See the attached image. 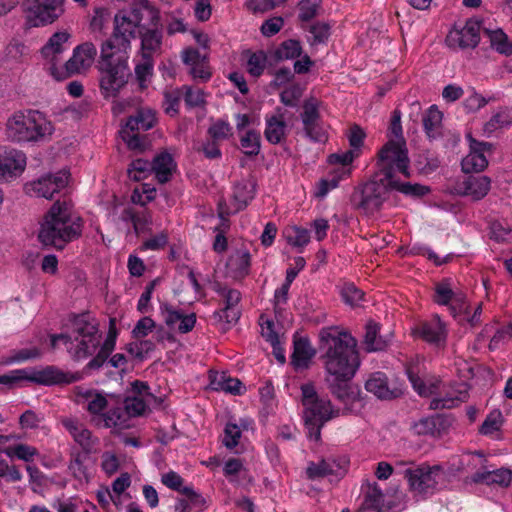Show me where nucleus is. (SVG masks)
<instances>
[{
  "label": "nucleus",
  "instance_id": "1",
  "mask_svg": "<svg viewBox=\"0 0 512 512\" xmlns=\"http://www.w3.org/2000/svg\"><path fill=\"white\" fill-rule=\"evenodd\" d=\"M319 338L328 389L343 403L354 400L356 391L351 380L360 365L356 340L338 327L322 328Z\"/></svg>",
  "mask_w": 512,
  "mask_h": 512
},
{
  "label": "nucleus",
  "instance_id": "2",
  "mask_svg": "<svg viewBox=\"0 0 512 512\" xmlns=\"http://www.w3.org/2000/svg\"><path fill=\"white\" fill-rule=\"evenodd\" d=\"M379 176L386 177L396 191L409 197H421L428 193L426 186L401 180L410 177V160L403 138L390 139L378 152Z\"/></svg>",
  "mask_w": 512,
  "mask_h": 512
},
{
  "label": "nucleus",
  "instance_id": "3",
  "mask_svg": "<svg viewBox=\"0 0 512 512\" xmlns=\"http://www.w3.org/2000/svg\"><path fill=\"white\" fill-rule=\"evenodd\" d=\"M82 232V220L72 211L70 203L55 202L45 214L38 238L44 245L62 249L67 243L77 239Z\"/></svg>",
  "mask_w": 512,
  "mask_h": 512
},
{
  "label": "nucleus",
  "instance_id": "4",
  "mask_svg": "<svg viewBox=\"0 0 512 512\" xmlns=\"http://www.w3.org/2000/svg\"><path fill=\"white\" fill-rule=\"evenodd\" d=\"M157 13L146 5L133 6L119 11L114 17V31L102 45H109L111 50L129 53L131 40L140 34L147 20H155Z\"/></svg>",
  "mask_w": 512,
  "mask_h": 512
},
{
  "label": "nucleus",
  "instance_id": "5",
  "mask_svg": "<svg viewBox=\"0 0 512 512\" xmlns=\"http://www.w3.org/2000/svg\"><path fill=\"white\" fill-rule=\"evenodd\" d=\"M54 126L37 110H23L12 114L6 122L5 134L14 143H37L48 140Z\"/></svg>",
  "mask_w": 512,
  "mask_h": 512
},
{
  "label": "nucleus",
  "instance_id": "6",
  "mask_svg": "<svg viewBox=\"0 0 512 512\" xmlns=\"http://www.w3.org/2000/svg\"><path fill=\"white\" fill-rule=\"evenodd\" d=\"M111 49L109 45L101 46L98 63L100 92L106 99L115 98L131 75L128 65L130 54Z\"/></svg>",
  "mask_w": 512,
  "mask_h": 512
},
{
  "label": "nucleus",
  "instance_id": "7",
  "mask_svg": "<svg viewBox=\"0 0 512 512\" xmlns=\"http://www.w3.org/2000/svg\"><path fill=\"white\" fill-rule=\"evenodd\" d=\"M91 422L114 433L125 430L126 413L121 410V396L88 390L83 394Z\"/></svg>",
  "mask_w": 512,
  "mask_h": 512
},
{
  "label": "nucleus",
  "instance_id": "8",
  "mask_svg": "<svg viewBox=\"0 0 512 512\" xmlns=\"http://www.w3.org/2000/svg\"><path fill=\"white\" fill-rule=\"evenodd\" d=\"M100 340L97 324L85 316L75 320L71 335H52L50 339L52 348L63 343L70 355L77 360L93 355L100 345Z\"/></svg>",
  "mask_w": 512,
  "mask_h": 512
},
{
  "label": "nucleus",
  "instance_id": "9",
  "mask_svg": "<svg viewBox=\"0 0 512 512\" xmlns=\"http://www.w3.org/2000/svg\"><path fill=\"white\" fill-rule=\"evenodd\" d=\"M304 420L308 438L318 442L322 427L330 420L339 417L341 411L332 405L328 398L317 394L315 387L308 383L301 386Z\"/></svg>",
  "mask_w": 512,
  "mask_h": 512
},
{
  "label": "nucleus",
  "instance_id": "10",
  "mask_svg": "<svg viewBox=\"0 0 512 512\" xmlns=\"http://www.w3.org/2000/svg\"><path fill=\"white\" fill-rule=\"evenodd\" d=\"M457 461L452 463L451 472L453 473L476 470L467 482L503 488L508 487L512 482V470L507 468L489 470L485 465L487 460L480 452L463 454Z\"/></svg>",
  "mask_w": 512,
  "mask_h": 512
},
{
  "label": "nucleus",
  "instance_id": "11",
  "mask_svg": "<svg viewBox=\"0 0 512 512\" xmlns=\"http://www.w3.org/2000/svg\"><path fill=\"white\" fill-rule=\"evenodd\" d=\"M403 473L410 491L419 498L434 494L446 479V473L439 465H410L403 470Z\"/></svg>",
  "mask_w": 512,
  "mask_h": 512
},
{
  "label": "nucleus",
  "instance_id": "12",
  "mask_svg": "<svg viewBox=\"0 0 512 512\" xmlns=\"http://www.w3.org/2000/svg\"><path fill=\"white\" fill-rule=\"evenodd\" d=\"M433 300L438 305L446 306L454 318L467 313L469 308V300L466 293L458 288L449 278L436 283Z\"/></svg>",
  "mask_w": 512,
  "mask_h": 512
},
{
  "label": "nucleus",
  "instance_id": "13",
  "mask_svg": "<svg viewBox=\"0 0 512 512\" xmlns=\"http://www.w3.org/2000/svg\"><path fill=\"white\" fill-rule=\"evenodd\" d=\"M155 123V112L150 108H141L122 127L120 130L121 138L130 149L142 150L144 148V141L139 136V132L153 128Z\"/></svg>",
  "mask_w": 512,
  "mask_h": 512
},
{
  "label": "nucleus",
  "instance_id": "14",
  "mask_svg": "<svg viewBox=\"0 0 512 512\" xmlns=\"http://www.w3.org/2000/svg\"><path fill=\"white\" fill-rule=\"evenodd\" d=\"M65 0H26V18L32 27L55 22L64 13Z\"/></svg>",
  "mask_w": 512,
  "mask_h": 512
},
{
  "label": "nucleus",
  "instance_id": "15",
  "mask_svg": "<svg viewBox=\"0 0 512 512\" xmlns=\"http://www.w3.org/2000/svg\"><path fill=\"white\" fill-rule=\"evenodd\" d=\"M69 39L70 34L67 31H57L41 49L44 66L55 79L64 77L62 72V55L68 49Z\"/></svg>",
  "mask_w": 512,
  "mask_h": 512
},
{
  "label": "nucleus",
  "instance_id": "16",
  "mask_svg": "<svg viewBox=\"0 0 512 512\" xmlns=\"http://www.w3.org/2000/svg\"><path fill=\"white\" fill-rule=\"evenodd\" d=\"M390 191H396V187L388 183L386 177L377 174L374 179L362 186L359 207L368 214L378 211L388 198Z\"/></svg>",
  "mask_w": 512,
  "mask_h": 512
},
{
  "label": "nucleus",
  "instance_id": "17",
  "mask_svg": "<svg viewBox=\"0 0 512 512\" xmlns=\"http://www.w3.org/2000/svg\"><path fill=\"white\" fill-rule=\"evenodd\" d=\"M295 120V114L283 107H276L273 112L265 115V139L271 144H279L285 140Z\"/></svg>",
  "mask_w": 512,
  "mask_h": 512
},
{
  "label": "nucleus",
  "instance_id": "18",
  "mask_svg": "<svg viewBox=\"0 0 512 512\" xmlns=\"http://www.w3.org/2000/svg\"><path fill=\"white\" fill-rule=\"evenodd\" d=\"M69 180L70 173L67 170H60L26 183L25 191L31 196L52 199L56 193L67 187Z\"/></svg>",
  "mask_w": 512,
  "mask_h": 512
},
{
  "label": "nucleus",
  "instance_id": "19",
  "mask_svg": "<svg viewBox=\"0 0 512 512\" xmlns=\"http://www.w3.org/2000/svg\"><path fill=\"white\" fill-rule=\"evenodd\" d=\"M132 392L134 393L133 396L124 399L121 397V410L126 413L127 417L125 430L133 427L135 417L144 414L152 398L148 385L141 381H135L132 384Z\"/></svg>",
  "mask_w": 512,
  "mask_h": 512
},
{
  "label": "nucleus",
  "instance_id": "20",
  "mask_svg": "<svg viewBox=\"0 0 512 512\" xmlns=\"http://www.w3.org/2000/svg\"><path fill=\"white\" fill-rule=\"evenodd\" d=\"M480 41V23L468 19L464 24H456L448 32L445 43L450 49L475 48Z\"/></svg>",
  "mask_w": 512,
  "mask_h": 512
},
{
  "label": "nucleus",
  "instance_id": "21",
  "mask_svg": "<svg viewBox=\"0 0 512 512\" xmlns=\"http://www.w3.org/2000/svg\"><path fill=\"white\" fill-rule=\"evenodd\" d=\"M24 380H32L49 385L60 381V374L53 367H47L40 371H34L33 373H30L27 369H15L0 375V385L7 389L16 387Z\"/></svg>",
  "mask_w": 512,
  "mask_h": 512
},
{
  "label": "nucleus",
  "instance_id": "22",
  "mask_svg": "<svg viewBox=\"0 0 512 512\" xmlns=\"http://www.w3.org/2000/svg\"><path fill=\"white\" fill-rule=\"evenodd\" d=\"M159 311L164 323L172 331L186 334L192 331L196 324L195 313L185 312L183 309L170 303H161Z\"/></svg>",
  "mask_w": 512,
  "mask_h": 512
},
{
  "label": "nucleus",
  "instance_id": "23",
  "mask_svg": "<svg viewBox=\"0 0 512 512\" xmlns=\"http://www.w3.org/2000/svg\"><path fill=\"white\" fill-rule=\"evenodd\" d=\"M0 155V181L14 180L25 171L27 158L21 150L0 146Z\"/></svg>",
  "mask_w": 512,
  "mask_h": 512
},
{
  "label": "nucleus",
  "instance_id": "24",
  "mask_svg": "<svg viewBox=\"0 0 512 512\" xmlns=\"http://www.w3.org/2000/svg\"><path fill=\"white\" fill-rule=\"evenodd\" d=\"M255 186L250 180H242L233 187L229 203H219V216L225 217L243 210L254 197Z\"/></svg>",
  "mask_w": 512,
  "mask_h": 512
},
{
  "label": "nucleus",
  "instance_id": "25",
  "mask_svg": "<svg viewBox=\"0 0 512 512\" xmlns=\"http://www.w3.org/2000/svg\"><path fill=\"white\" fill-rule=\"evenodd\" d=\"M213 290L224 298V307L215 311L213 317L217 321H223L229 325L236 323L240 317L238 303L241 299L240 292L235 289L221 287L220 284H213Z\"/></svg>",
  "mask_w": 512,
  "mask_h": 512
},
{
  "label": "nucleus",
  "instance_id": "26",
  "mask_svg": "<svg viewBox=\"0 0 512 512\" xmlns=\"http://www.w3.org/2000/svg\"><path fill=\"white\" fill-rule=\"evenodd\" d=\"M97 50L94 44L90 42L83 43L73 50L69 60L64 63V77L66 75L77 74L89 69L95 59Z\"/></svg>",
  "mask_w": 512,
  "mask_h": 512
},
{
  "label": "nucleus",
  "instance_id": "27",
  "mask_svg": "<svg viewBox=\"0 0 512 512\" xmlns=\"http://www.w3.org/2000/svg\"><path fill=\"white\" fill-rule=\"evenodd\" d=\"M467 139L470 152L462 160V170L465 173L482 171L488 165L486 154L490 151L491 145L487 142H478L470 135L467 136Z\"/></svg>",
  "mask_w": 512,
  "mask_h": 512
},
{
  "label": "nucleus",
  "instance_id": "28",
  "mask_svg": "<svg viewBox=\"0 0 512 512\" xmlns=\"http://www.w3.org/2000/svg\"><path fill=\"white\" fill-rule=\"evenodd\" d=\"M365 388L368 392L383 400L397 398L403 393L402 385L389 383L386 375L382 372L372 374L366 381Z\"/></svg>",
  "mask_w": 512,
  "mask_h": 512
},
{
  "label": "nucleus",
  "instance_id": "29",
  "mask_svg": "<svg viewBox=\"0 0 512 512\" xmlns=\"http://www.w3.org/2000/svg\"><path fill=\"white\" fill-rule=\"evenodd\" d=\"M413 334L426 342L440 345L445 342L447 329L445 323L438 315L419 323L413 328Z\"/></svg>",
  "mask_w": 512,
  "mask_h": 512
},
{
  "label": "nucleus",
  "instance_id": "30",
  "mask_svg": "<svg viewBox=\"0 0 512 512\" xmlns=\"http://www.w3.org/2000/svg\"><path fill=\"white\" fill-rule=\"evenodd\" d=\"M406 374L413 389L420 396L426 397L436 392L438 381L428 378L426 369L419 362L407 366Z\"/></svg>",
  "mask_w": 512,
  "mask_h": 512
},
{
  "label": "nucleus",
  "instance_id": "31",
  "mask_svg": "<svg viewBox=\"0 0 512 512\" xmlns=\"http://www.w3.org/2000/svg\"><path fill=\"white\" fill-rule=\"evenodd\" d=\"M64 428L69 432L73 440L87 453L99 443V439L93 436L92 432L75 418H64L61 420Z\"/></svg>",
  "mask_w": 512,
  "mask_h": 512
},
{
  "label": "nucleus",
  "instance_id": "32",
  "mask_svg": "<svg viewBox=\"0 0 512 512\" xmlns=\"http://www.w3.org/2000/svg\"><path fill=\"white\" fill-rule=\"evenodd\" d=\"M151 27L147 24L139 34L141 39V55L142 57L152 58L160 53L162 47V31L158 27V17L150 20Z\"/></svg>",
  "mask_w": 512,
  "mask_h": 512
},
{
  "label": "nucleus",
  "instance_id": "33",
  "mask_svg": "<svg viewBox=\"0 0 512 512\" xmlns=\"http://www.w3.org/2000/svg\"><path fill=\"white\" fill-rule=\"evenodd\" d=\"M348 461L346 458H328L319 463H310L306 469L308 478L315 479L324 476L340 477L346 473Z\"/></svg>",
  "mask_w": 512,
  "mask_h": 512
},
{
  "label": "nucleus",
  "instance_id": "34",
  "mask_svg": "<svg viewBox=\"0 0 512 512\" xmlns=\"http://www.w3.org/2000/svg\"><path fill=\"white\" fill-rule=\"evenodd\" d=\"M183 62L190 67V72L195 79L207 81L210 76V68L208 66L206 56L194 48H187L182 52Z\"/></svg>",
  "mask_w": 512,
  "mask_h": 512
},
{
  "label": "nucleus",
  "instance_id": "35",
  "mask_svg": "<svg viewBox=\"0 0 512 512\" xmlns=\"http://www.w3.org/2000/svg\"><path fill=\"white\" fill-rule=\"evenodd\" d=\"M251 255L247 249L232 252L227 261V273L235 280L245 278L250 271Z\"/></svg>",
  "mask_w": 512,
  "mask_h": 512
},
{
  "label": "nucleus",
  "instance_id": "36",
  "mask_svg": "<svg viewBox=\"0 0 512 512\" xmlns=\"http://www.w3.org/2000/svg\"><path fill=\"white\" fill-rule=\"evenodd\" d=\"M490 189V180L486 176H468L457 185L458 193L475 200L483 198Z\"/></svg>",
  "mask_w": 512,
  "mask_h": 512
},
{
  "label": "nucleus",
  "instance_id": "37",
  "mask_svg": "<svg viewBox=\"0 0 512 512\" xmlns=\"http://www.w3.org/2000/svg\"><path fill=\"white\" fill-rule=\"evenodd\" d=\"M253 428V421L249 418H241L236 421H229L224 428L223 445L232 450L238 446L242 433Z\"/></svg>",
  "mask_w": 512,
  "mask_h": 512
},
{
  "label": "nucleus",
  "instance_id": "38",
  "mask_svg": "<svg viewBox=\"0 0 512 512\" xmlns=\"http://www.w3.org/2000/svg\"><path fill=\"white\" fill-rule=\"evenodd\" d=\"M467 398V389L465 384H458L456 388L447 391L444 396L434 398L430 407L432 409H450L457 406Z\"/></svg>",
  "mask_w": 512,
  "mask_h": 512
},
{
  "label": "nucleus",
  "instance_id": "39",
  "mask_svg": "<svg viewBox=\"0 0 512 512\" xmlns=\"http://www.w3.org/2000/svg\"><path fill=\"white\" fill-rule=\"evenodd\" d=\"M120 219L125 223L133 225L135 233L148 231L152 224L151 215L146 211H136L132 207H125L122 209Z\"/></svg>",
  "mask_w": 512,
  "mask_h": 512
},
{
  "label": "nucleus",
  "instance_id": "40",
  "mask_svg": "<svg viewBox=\"0 0 512 512\" xmlns=\"http://www.w3.org/2000/svg\"><path fill=\"white\" fill-rule=\"evenodd\" d=\"M175 170L176 163L173 157L167 152L158 154L152 162V172L160 183L167 182Z\"/></svg>",
  "mask_w": 512,
  "mask_h": 512
},
{
  "label": "nucleus",
  "instance_id": "41",
  "mask_svg": "<svg viewBox=\"0 0 512 512\" xmlns=\"http://www.w3.org/2000/svg\"><path fill=\"white\" fill-rule=\"evenodd\" d=\"M315 355V350L306 338H299L294 341L292 364L296 369L307 368Z\"/></svg>",
  "mask_w": 512,
  "mask_h": 512
},
{
  "label": "nucleus",
  "instance_id": "42",
  "mask_svg": "<svg viewBox=\"0 0 512 512\" xmlns=\"http://www.w3.org/2000/svg\"><path fill=\"white\" fill-rule=\"evenodd\" d=\"M380 326L378 323L370 320L365 326L364 345L368 352H376L384 350L388 341L379 336Z\"/></svg>",
  "mask_w": 512,
  "mask_h": 512
},
{
  "label": "nucleus",
  "instance_id": "43",
  "mask_svg": "<svg viewBox=\"0 0 512 512\" xmlns=\"http://www.w3.org/2000/svg\"><path fill=\"white\" fill-rule=\"evenodd\" d=\"M282 234L287 243L298 249L300 252L310 242L309 230L297 225L287 226L283 230Z\"/></svg>",
  "mask_w": 512,
  "mask_h": 512
},
{
  "label": "nucleus",
  "instance_id": "44",
  "mask_svg": "<svg viewBox=\"0 0 512 512\" xmlns=\"http://www.w3.org/2000/svg\"><path fill=\"white\" fill-rule=\"evenodd\" d=\"M1 452L10 459H18L24 462L33 461L39 454L36 447L25 443H17L15 445L3 447L1 448Z\"/></svg>",
  "mask_w": 512,
  "mask_h": 512
},
{
  "label": "nucleus",
  "instance_id": "45",
  "mask_svg": "<svg viewBox=\"0 0 512 512\" xmlns=\"http://www.w3.org/2000/svg\"><path fill=\"white\" fill-rule=\"evenodd\" d=\"M492 48L497 52L510 55L512 53V43L509 41L508 36L501 30H487Z\"/></svg>",
  "mask_w": 512,
  "mask_h": 512
},
{
  "label": "nucleus",
  "instance_id": "46",
  "mask_svg": "<svg viewBox=\"0 0 512 512\" xmlns=\"http://www.w3.org/2000/svg\"><path fill=\"white\" fill-rule=\"evenodd\" d=\"M442 118V112L435 105L430 106V108L425 112L423 116V126L429 137H434L437 129L441 125Z\"/></svg>",
  "mask_w": 512,
  "mask_h": 512
},
{
  "label": "nucleus",
  "instance_id": "47",
  "mask_svg": "<svg viewBox=\"0 0 512 512\" xmlns=\"http://www.w3.org/2000/svg\"><path fill=\"white\" fill-rule=\"evenodd\" d=\"M302 47L299 41L289 39L282 42L275 51V57L279 60H290L301 56Z\"/></svg>",
  "mask_w": 512,
  "mask_h": 512
},
{
  "label": "nucleus",
  "instance_id": "48",
  "mask_svg": "<svg viewBox=\"0 0 512 512\" xmlns=\"http://www.w3.org/2000/svg\"><path fill=\"white\" fill-rule=\"evenodd\" d=\"M116 343V336L109 333L103 344L101 345L97 355L88 363V367L91 369L100 368L106 361L108 356L114 350Z\"/></svg>",
  "mask_w": 512,
  "mask_h": 512
},
{
  "label": "nucleus",
  "instance_id": "49",
  "mask_svg": "<svg viewBox=\"0 0 512 512\" xmlns=\"http://www.w3.org/2000/svg\"><path fill=\"white\" fill-rule=\"evenodd\" d=\"M154 62L152 58L142 57V61L135 67V76L141 89L147 88L153 74Z\"/></svg>",
  "mask_w": 512,
  "mask_h": 512
},
{
  "label": "nucleus",
  "instance_id": "50",
  "mask_svg": "<svg viewBox=\"0 0 512 512\" xmlns=\"http://www.w3.org/2000/svg\"><path fill=\"white\" fill-rule=\"evenodd\" d=\"M242 151L249 156L257 155L260 151V134L256 130H247L240 137Z\"/></svg>",
  "mask_w": 512,
  "mask_h": 512
},
{
  "label": "nucleus",
  "instance_id": "51",
  "mask_svg": "<svg viewBox=\"0 0 512 512\" xmlns=\"http://www.w3.org/2000/svg\"><path fill=\"white\" fill-rule=\"evenodd\" d=\"M303 94V88L299 84H290L280 93V101L288 107H297Z\"/></svg>",
  "mask_w": 512,
  "mask_h": 512
},
{
  "label": "nucleus",
  "instance_id": "52",
  "mask_svg": "<svg viewBox=\"0 0 512 512\" xmlns=\"http://www.w3.org/2000/svg\"><path fill=\"white\" fill-rule=\"evenodd\" d=\"M151 172L152 163L141 158L134 160L128 169L129 177L135 181L146 178Z\"/></svg>",
  "mask_w": 512,
  "mask_h": 512
},
{
  "label": "nucleus",
  "instance_id": "53",
  "mask_svg": "<svg viewBox=\"0 0 512 512\" xmlns=\"http://www.w3.org/2000/svg\"><path fill=\"white\" fill-rule=\"evenodd\" d=\"M260 326H261V334L262 336L270 342L274 351L278 350L280 345V339L278 333L275 331V324L270 319H264L262 316L260 318Z\"/></svg>",
  "mask_w": 512,
  "mask_h": 512
},
{
  "label": "nucleus",
  "instance_id": "54",
  "mask_svg": "<svg viewBox=\"0 0 512 512\" xmlns=\"http://www.w3.org/2000/svg\"><path fill=\"white\" fill-rule=\"evenodd\" d=\"M303 127L320 121L319 104L316 100H307L303 105L301 113Z\"/></svg>",
  "mask_w": 512,
  "mask_h": 512
},
{
  "label": "nucleus",
  "instance_id": "55",
  "mask_svg": "<svg viewBox=\"0 0 512 512\" xmlns=\"http://www.w3.org/2000/svg\"><path fill=\"white\" fill-rule=\"evenodd\" d=\"M341 296L347 305L354 307L360 304L364 294L354 284L348 283L341 288Z\"/></svg>",
  "mask_w": 512,
  "mask_h": 512
},
{
  "label": "nucleus",
  "instance_id": "56",
  "mask_svg": "<svg viewBox=\"0 0 512 512\" xmlns=\"http://www.w3.org/2000/svg\"><path fill=\"white\" fill-rule=\"evenodd\" d=\"M100 467L107 476H112L118 471L120 460L114 452L105 451L101 455Z\"/></svg>",
  "mask_w": 512,
  "mask_h": 512
},
{
  "label": "nucleus",
  "instance_id": "57",
  "mask_svg": "<svg viewBox=\"0 0 512 512\" xmlns=\"http://www.w3.org/2000/svg\"><path fill=\"white\" fill-rule=\"evenodd\" d=\"M266 66V56L262 51L255 52L250 55L247 62V70L248 72L254 76H260Z\"/></svg>",
  "mask_w": 512,
  "mask_h": 512
},
{
  "label": "nucleus",
  "instance_id": "58",
  "mask_svg": "<svg viewBox=\"0 0 512 512\" xmlns=\"http://www.w3.org/2000/svg\"><path fill=\"white\" fill-rule=\"evenodd\" d=\"M307 138L314 142L323 143L327 140V130L321 121L303 127Z\"/></svg>",
  "mask_w": 512,
  "mask_h": 512
},
{
  "label": "nucleus",
  "instance_id": "59",
  "mask_svg": "<svg viewBox=\"0 0 512 512\" xmlns=\"http://www.w3.org/2000/svg\"><path fill=\"white\" fill-rule=\"evenodd\" d=\"M156 190L149 184L142 185L141 189H135L132 193L131 200L135 204L145 206L155 198Z\"/></svg>",
  "mask_w": 512,
  "mask_h": 512
},
{
  "label": "nucleus",
  "instance_id": "60",
  "mask_svg": "<svg viewBox=\"0 0 512 512\" xmlns=\"http://www.w3.org/2000/svg\"><path fill=\"white\" fill-rule=\"evenodd\" d=\"M329 31L330 28L327 24L315 23L310 27L308 40L312 45L324 43L329 37Z\"/></svg>",
  "mask_w": 512,
  "mask_h": 512
},
{
  "label": "nucleus",
  "instance_id": "61",
  "mask_svg": "<svg viewBox=\"0 0 512 512\" xmlns=\"http://www.w3.org/2000/svg\"><path fill=\"white\" fill-rule=\"evenodd\" d=\"M96 498L99 503V505L103 509H108L110 504L113 503L114 505L118 506L121 503V497L114 496L111 489L108 486H101L96 491Z\"/></svg>",
  "mask_w": 512,
  "mask_h": 512
},
{
  "label": "nucleus",
  "instance_id": "62",
  "mask_svg": "<svg viewBox=\"0 0 512 512\" xmlns=\"http://www.w3.org/2000/svg\"><path fill=\"white\" fill-rule=\"evenodd\" d=\"M502 424V414L500 411L491 412L483 422L480 432L484 435H490L498 431Z\"/></svg>",
  "mask_w": 512,
  "mask_h": 512
},
{
  "label": "nucleus",
  "instance_id": "63",
  "mask_svg": "<svg viewBox=\"0 0 512 512\" xmlns=\"http://www.w3.org/2000/svg\"><path fill=\"white\" fill-rule=\"evenodd\" d=\"M360 153L355 150H347L344 152L329 155L328 162L331 165L351 166V163L359 157Z\"/></svg>",
  "mask_w": 512,
  "mask_h": 512
},
{
  "label": "nucleus",
  "instance_id": "64",
  "mask_svg": "<svg viewBox=\"0 0 512 512\" xmlns=\"http://www.w3.org/2000/svg\"><path fill=\"white\" fill-rule=\"evenodd\" d=\"M161 482L167 488L182 493L183 488L185 487L183 478L176 473L175 471H169L167 473L162 474Z\"/></svg>",
  "mask_w": 512,
  "mask_h": 512
}]
</instances>
